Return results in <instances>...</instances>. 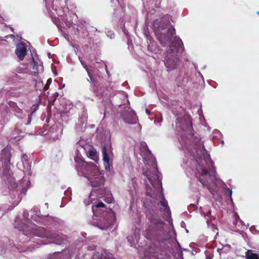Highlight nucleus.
Listing matches in <instances>:
<instances>
[{
    "label": "nucleus",
    "mask_w": 259,
    "mask_h": 259,
    "mask_svg": "<svg viewBox=\"0 0 259 259\" xmlns=\"http://www.w3.org/2000/svg\"><path fill=\"white\" fill-rule=\"evenodd\" d=\"M14 226L15 228L22 231L26 236L33 234L35 236L51 239L54 240V242L57 244H61L66 239L64 235L59 232H53L34 225H31L30 226L27 224L20 221L17 217L15 218Z\"/></svg>",
    "instance_id": "f257e3e1"
},
{
    "label": "nucleus",
    "mask_w": 259,
    "mask_h": 259,
    "mask_svg": "<svg viewBox=\"0 0 259 259\" xmlns=\"http://www.w3.org/2000/svg\"><path fill=\"white\" fill-rule=\"evenodd\" d=\"M153 25L158 29V31L160 36L158 37V38L161 44L169 42L171 40L172 37L176 33L175 29L169 22L161 23L158 20L156 19L153 21Z\"/></svg>",
    "instance_id": "f03ea898"
},
{
    "label": "nucleus",
    "mask_w": 259,
    "mask_h": 259,
    "mask_svg": "<svg viewBox=\"0 0 259 259\" xmlns=\"http://www.w3.org/2000/svg\"><path fill=\"white\" fill-rule=\"evenodd\" d=\"M91 186L93 188L90 194L95 193V190H101L104 185L105 179L103 175L96 168H94L93 171L88 177Z\"/></svg>",
    "instance_id": "7ed1b4c3"
},
{
    "label": "nucleus",
    "mask_w": 259,
    "mask_h": 259,
    "mask_svg": "<svg viewBox=\"0 0 259 259\" xmlns=\"http://www.w3.org/2000/svg\"><path fill=\"white\" fill-rule=\"evenodd\" d=\"M196 168L199 173V181L203 186L206 187L208 189L210 190L211 185L213 184L215 182L214 174L211 175L204 167L199 164L196 166Z\"/></svg>",
    "instance_id": "20e7f679"
},
{
    "label": "nucleus",
    "mask_w": 259,
    "mask_h": 259,
    "mask_svg": "<svg viewBox=\"0 0 259 259\" xmlns=\"http://www.w3.org/2000/svg\"><path fill=\"white\" fill-rule=\"evenodd\" d=\"M144 175L146 176L148 180H149L151 185H149L148 184H146V194L149 195V194H158L160 193V194H163V191L161 186V183L159 182V181H157V188H156V187L154 186V184L152 182V180L151 177V176L149 174V171H147L146 172H144Z\"/></svg>",
    "instance_id": "39448f33"
},
{
    "label": "nucleus",
    "mask_w": 259,
    "mask_h": 259,
    "mask_svg": "<svg viewBox=\"0 0 259 259\" xmlns=\"http://www.w3.org/2000/svg\"><path fill=\"white\" fill-rule=\"evenodd\" d=\"M164 64L167 71H170L177 68L179 65V59L170 52L165 56Z\"/></svg>",
    "instance_id": "423d86ee"
},
{
    "label": "nucleus",
    "mask_w": 259,
    "mask_h": 259,
    "mask_svg": "<svg viewBox=\"0 0 259 259\" xmlns=\"http://www.w3.org/2000/svg\"><path fill=\"white\" fill-rule=\"evenodd\" d=\"M122 118L124 121L128 124H135L138 120V117L134 112H126L122 115Z\"/></svg>",
    "instance_id": "0eeeda50"
},
{
    "label": "nucleus",
    "mask_w": 259,
    "mask_h": 259,
    "mask_svg": "<svg viewBox=\"0 0 259 259\" xmlns=\"http://www.w3.org/2000/svg\"><path fill=\"white\" fill-rule=\"evenodd\" d=\"M8 200L11 204L6 209L7 211L13 210L15 207L17 206L22 200V197L20 195H8Z\"/></svg>",
    "instance_id": "6e6552de"
},
{
    "label": "nucleus",
    "mask_w": 259,
    "mask_h": 259,
    "mask_svg": "<svg viewBox=\"0 0 259 259\" xmlns=\"http://www.w3.org/2000/svg\"><path fill=\"white\" fill-rule=\"evenodd\" d=\"M163 196V195H161L159 201L158 202V205L160 206L159 209L161 211L166 213L168 217H170L171 212L168 205L167 201Z\"/></svg>",
    "instance_id": "1a4fd4ad"
},
{
    "label": "nucleus",
    "mask_w": 259,
    "mask_h": 259,
    "mask_svg": "<svg viewBox=\"0 0 259 259\" xmlns=\"http://www.w3.org/2000/svg\"><path fill=\"white\" fill-rule=\"evenodd\" d=\"M26 48L24 45L22 43L19 44L17 45L15 50V54L20 60H23L26 55Z\"/></svg>",
    "instance_id": "9d476101"
},
{
    "label": "nucleus",
    "mask_w": 259,
    "mask_h": 259,
    "mask_svg": "<svg viewBox=\"0 0 259 259\" xmlns=\"http://www.w3.org/2000/svg\"><path fill=\"white\" fill-rule=\"evenodd\" d=\"M6 181L9 185V187L11 189H15L18 187L17 184L15 182L14 178L10 174L6 175Z\"/></svg>",
    "instance_id": "9b49d317"
},
{
    "label": "nucleus",
    "mask_w": 259,
    "mask_h": 259,
    "mask_svg": "<svg viewBox=\"0 0 259 259\" xmlns=\"http://www.w3.org/2000/svg\"><path fill=\"white\" fill-rule=\"evenodd\" d=\"M112 224L113 222L110 220H107L105 219L103 221H101L100 223H98L96 226H97L99 229L104 230H106L108 228L110 227Z\"/></svg>",
    "instance_id": "f8f14e48"
},
{
    "label": "nucleus",
    "mask_w": 259,
    "mask_h": 259,
    "mask_svg": "<svg viewBox=\"0 0 259 259\" xmlns=\"http://www.w3.org/2000/svg\"><path fill=\"white\" fill-rule=\"evenodd\" d=\"M30 185V182L29 180H27L24 178L21 180L20 186L22 187L21 190V194H24L27 191V189Z\"/></svg>",
    "instance_id": "ddd939ff"
},
{
    "label": "nucleus",
    "mask_w": 259,
    "mask_h": 259,
    "mask_svg": "<svg viewBox=\"0 0 259 259\" xmlns=\"http://www.w3.org/2000/svg\"><path fill=\"white\" fill-rule=\"evenodd\" d=\"M31 219L36 221H38V218H40V212L39 210V208L37 206H34L31 210Z\"/></svg>",
    "instance_id": "4468645a"
},
{
    "label": "nucleus",
    "mask_w": 259,
    "mask_h": 259,
    "mask_svg": "<svg viewBox=\"0 0 259 259\" xmlns=\"http://www.w3.org/2000/svg\"><path fill=\"white\" fill-rule=\"evenodd\" d=\"M175 41L172 43V46H170L169 47V51L171 52H173V50L172 49L174 45L177 46V48L176 49V51H178V49L181 48H183V43L182 40L178 37H175L174 38Z\"/></svg>",
    "instance_id": "2eb2a0df"
},
{
    "label": "nucleus",
    "mask_w": 259,
    "mask_h": 259,
    "mask_svg": "<svg viewBox=\"0 0 259 259\" xmlns=\"http://www.w3.org/2000/svg\"><path fill=\"white\" fill-rule=\"evenodd\" d=\"M245 257L246 259H259V251L254 253L252 250H248L245 253Z\"/></svg>",
    "instance_id": "dca6fc26"
},
{
    "label": "nucleus",
    "mask_w": 259,
    "mask_h": 259,
    "mask_svg": "<svg viewBox=\"0 0 259 259\" xmlns=\"http://www.w3.org/2000/svg\"><path fill=\"white\" fill-rule=\"evenodd\" d=\"M8 105L10 108H12V110L15 112V113L18 114H21L23 112V111L21 109H20L17 105V103L13 101H9L8 103Z\"/></svg>",
    "instance_id": "f3484780"
},
{
    "label": "nucleus",
    "mask_w": 259,
    "mask_h": 259,
    "mask_svg": "<svg viewBox=\"0 0 259 259\" xmlns=\"http://www.w3.org/2000/svg\"><path fill=\"white\" fill-rule=\"evenodd\" d=\"M33 62L34 64L32 69L33 70H35L33 71L34 75L35 76H37L39 71L42 70L43 66L41 65H38L37 62H36L33 58Z\"/></svg>",
    "instance_id": "a211bd4d"
},
{
    "label": "nucleus",
    "mask_w": 259,
    "mask_h": 259,
    "mask_svg": "<svg viewBox=\"0 0 259 259\" xmlns=\"http://www.w3.org/2000/svg\"><path fill=\"white\" fill-rule=\"evenodd\" d=\"M141 150L142 152H145V154L147 155H150L152 154L151 151L149 149L146 143L145 142L142 143L141 146Z\"/></svg>",
    "instance_id": "6ab92c4d"
},
{
    "label": "nucleus",
    "mask_w": 259,
    "mask_h": 259,
    "mask_svg": "<svg viewBox=\"0 0 259 259\" xmlns=\"http://www.w3.org/2000/svg\"><path fill=\"white\" fill-rule=\"evenodd\" d=\"M101 255H102V259H113L112 254L106 250L101 252Z\"/></svg>",
    "instance_id": "aec40b11"
},
{
    "label": "nucleus",
    "mask_w": 259,
    "mask_h": 259,
    "mask_svg": "<svg viewBox=\"0 0 259 259\" xmlns=\"http://www.w3.org/2000/svg\"><path fill=\"white\" fill-rule=\"evenodd\" d=\"M102 153L104 161L108 164L109 161V158L107 152L106 148L105 147H104L102 148Z\"/></svg>",
    "instance_id": "412c9836"
},
{
    "label": "nucleus",
    "mask_w": 259,
    "mask_h": 259,
    "mask_svg": "<svg viewBox=\"0 0 259 259\" xmlns=\"http://www.w3.org/2000/svg\"><path fill=\"white\" fill-rule=\"evenodd\" d=\"M52 21L56 25L59 29H61V21L60 20L55 16H52Z\"/></svg>",
    "instance_id": "4be33fe9"
},
{
    "label": "nucleus",
    "mask_w": 259,
    "mask_h": 259,
    "mask_svg": "<svg viewBox=\"0 0 259 259\" xmlns=\"http://www.w3.org/2000/svg\"><path fill=\"white\" fill-rule=\"evenodd\" d=\"M71 200V197L69 195H66L62 198V204L60 205L61 207L65 206V204L69 202Z\"/></svg>",
    "instance_id": "5701e85b"
},
{
    "label": "nucleus",
    "mask_w": 259,
    "mask_h": 259,
    "mask_svg": "<svg viewBox=\"0 0 259 259\" xmlns=\"http://www.w3.org/2000/svg\"><path fill=\"white\" fill-rule=\"evenodd\" d=\"M196 148L199 149L201 151H203V152L205 151L203 143L200 140H198V144L196 146Z\"/></svg>",
    "instance_id": "b1692460"
},
{
    "label": "nucleus",
    "mask_w": 259,
    "mask_h": 259,
    "mask_svg": "<svg viewBox=\"0 0 259 259\" xmlns=\"http://www.w3.org/2000/svg\"><path fill=\"white\" fill-rule=\"evenodd\" d=\"M22 161L23 163H25L26 164L27 169L30 168V165L28 163L27 156L26 154H23L22 156Z\"/></svg>",
    "instance_id": "393cba45"
},
{
    "label": "nucleus",
    "mask_w": 259,
    "mask_h": 259,
    "mask_svg": "<svg viewBox=\"0 0 259 259\" xmlns=\"http://www.w3.org/2000/svg\"><path fill=\"white\" fill-rule=\"evenodd\" d=\"M131 185L133 187V190L131 189L130 190V193L131 194H137V184L136 183L132 181Z\"/></svg>",
    "instance_id": "a878e982"
},
{
    "label": "nucleus",
    "mask_w": 259,
    "mask_h": 259,
    "mask_svg": "<svg viewBox=\"0 0 259 259\" xmlns=\"http://www.w3.org/2000/svg\"><path fill=\"white\" fill-rule=\"evenodd\" d=\"M92 196L93 195H89L88 198L84 200V203L85 205H88L90 203H92V200H93V198H92Z\"/></svg>",
    "instance_id": "bb28decb"
},
{
    "label": "nucleus",
    "mask_w": 259,
    "mask_h": 259,
    "mask_svg": "<svg viewBox=\"0 0 259 259\" xmlns=\"http://www.w3.org/2000/svg\"><path fill=\"white\" fill-rule=\"evenodd\" d=\"M93 258L94 259H102V255H101V253L100 252H95L93 255Z\"/></svg>",
    "instance_id": "cd10ccee"
},
{
    "label": "nucleus",
    "mask_w": 259,
    "mask_h": 259,
    "mask_svg": "<svg viewBox=\"0 0 259 259\" xmlns=\"http://www.w3.org/2000/svg\"><path fill=\"white\" fill-rule=\"evenodd\" d=\"M88 154L92 159H93L94 157L96 156V151L94 150H90L89 151Z\"/></svg>",
    "instance_id": "c85d7f7f"
},
{
    "label": "nucleus",
    "mask_w": 259,
    "mask_h": 259,
    "mask_svg": "<svg viewBox=\"0 0 259 259\" xmlns=\"http://www.w3.org/2000/svg\"><path fill=\"white\" fill-rule=\"evenodd\" d=\"M108 197H106V201L108 203H111L114 201V198L112 197V195H107Z\"/></svg>",
    "instance_id": "c756f323"
},
{
    "label": "nucleus",
    "mask_w": 259,
    "mask_h": 259,
    "mask_svg": "<svg viewBox=\"0 0 259 259\" xmlns=\"http://www.w3.org/2000/svg\"><path fill=\"white\" fill-rule=\"evenodd\" d=\"M221 183L222 184V185H223V187L224 188H225V189H226L227 192H228L229 194H232V189H230L229 188H227V185L223 182L221 181Z\"/></svg>",
    "instance_id": "7c9ffc66"
},
{
    "label": "nucleus",
    "mask_w": 259,
    "mask_h": 259,
    "mask_svg": "<svg viewBox=\"0 0 259 259\" xmlns=\"http://www.w3.org/2000/svg\"><path fill=\"white\" fill-rule=\"evenodd\" d=\"M7 212L5 208L0 207V219L3 216V215Z\"/></svg>",
    "instance_id": "2f4dec72"
},
{
    "label": "nucleus",
    "mask_w": 259,
    "mask_h": 259,
    "mask_svg": "<svg viewBox=\"0 0 259 259\" xmlns=\"http://www.w3.org/2000/svg\"><path fill=\"white\" fill-rule=\"evenodd\" d=\"M105 204L102 202H98L96 205L95 206L96 208H100V207H104Z\"/></svg>",
    "instance_id": "473e14b6"
},
{
    "label": "nucleus",
    "mask_w": 259,
    "mask_h": 259,
    "mask_svg": "<svg viewBox=\"0 0 259 259\" xmlns=\"http://www.w3.org/2000/svg\"><path fill=\"white\" fill-rule=\"evenodd\" d=\"M39 105V102H38L37 103L33 105L32 107V108L33 109V112H35L37 110V108Z\"/></svg>",
    "instance_id": "72a5a7b5"
},
{
    "label": "nucleus",
    "mask_w": 259,
    "mask_h": 259,
    "mask_svg": "<svg viewBox=\"0 0 259 259\" xmlns=\"http://www.w3.org/2000/svg\"><path fill=\"white\" fill-rule=\"evenodd\" d=\"M39 105V102H38L37 103L33 105L32 107V108L33 109V112H35L37 110V108Z\"/></svg>",
    "instance_id": "f704fd0d"
},
{
    "label": "nucleus",
    "mask_w": 259,
    "mask_h": 259,
    "mask_svg": "<svg viewBox=\"0 0 259 259\" xmlns=\"http://www.w3.org/2000/svg\"><path fill=\"white\" fill-rule=\"evenodd\" d=\"M23 217L25 219H28L29 214L27 210H24L23 211Z\"/></svg>",
    "instance_id": "c9c22d12"
},
{
    "label": "nucleus",
    "mask_w": 259,
    "mask_h": 259,
    "mask_svg": "<svg viewBox=\"0 0 259 259\" xmlns=\"http://www.w3.org/2000/svg\"><path fill=\"white\" fill-rule=\"evenodd\" d=\"M83 67L85 68V70L87 71L88 74L89 75V77H90V79L92 80V75L90 73V72L89 71V69L87 65H83Z\"/></svg>",
    "instance_id": "e433bc0d"
},
{
    "label": "nucleus",
    "mask_w": 259,
    "mask_h": 259,
    "mask_svg": "<svg viewBox=\"0 0 259 259\" xmlns=\"http://www.w3.org/2000/svg\"><path fill=\"white\" fill-rule=\"evenodd\" d=\"M205 254L206 255V256L208 259H211L212 257V255L211 253H209L208 251H205Z\"/></svg>",
    "instance_id": "4c0bfd02"
},
{
    "label": "nucleus",
    "mask_w": 259,
    "mask_h": 259,
    "mask_svg": "<svg viewBox=\"0 0 259 259\" xmlns=\"http://www.w3.org/2000/svg\"><path fill=\"white\" fill-rule=\"evenodd\" d=\"M209 161L210 162V164H211V165L212 166V169L213 170L214 173H215V167L214 166V163H213V162L212 161H211V160L210 159H209Z\"/></svg>",
    "instance_id": "58836bf2"
},
{
    "label": "nucleus",
    "mask_w": 259,
    "mask_h": 259,
    "mask_svg": "<svg viewBox=\"0 0 259 259\" xmlns=\"http://www.w3.org/2000/svg\"><path fill=\"white\" fill-rule=\"evenodd\" d=\"M239 218V216L238 214H236V217H235V221H234L233 222V225L234 226H236L237 225V219Z\"/></svg>",
    "instance_id": "ea45409f"
},
{
    "label": "nucleus",
    "mask_w": 259,
    "mask_h": 259,
    "mask_svg": "<svg viewBox=\"0 0 259 259\" xmlns=\"http://www.w3.org/2000/svg\"><path fill=\"white\" fill-rule=\"evenodd\" d=\"M49 87H50L49 85L46 84L43 88L44 91H47L49 89Z\"/></svg>",
    "instance_id": "a19ab883"
},
{
    "label": "nucleus",
    "mask_w": 259,
    "mask_h": 259,
    "mask_svg": "<svg viewBox=\"0 0 259 259\" xmlns=\"http://www.w3.org/2000/svg\"><path fill=\"white\" fill-rule=\"evenodd\" d=\"M51 82H52V79L51 78H49L47 80V83L46 84L50 86V85L51 84Z\"/></svg>",
    "instance_id": "79ce46f5"
},
{
    "label": "nucleus",
    "mask_w": 259,
    "mask_h": 259,
    "mask_svg": "<svg viewBox=\"0 0 259 259\" xmlns=\"http://www.w3.org/2000/svg\"><path fill=\"white\" fill-rule=\"evenodd\" d=\"M51 82H52V79L51 78H49L47 80V83L46 84L50 86V85L51 84Z\"/></svg>",
    "instance_id": "37998d69"
},
{
    "label": "nucleus",
    "mask_w": 259,
    "mask_h": 259,
    "mask_svg": "<svg viewBox=\"0 0 259 259\" xmlns=\"http://www.w3.org/2000/svg\"><path fill=\"white\" fill-rule=\"evenodd\" d=\"M158 176L157 174H154V179H157V180H158Z\"/></svg>",
    "instance_id": "c03bdc74"
},
{
    "label": "nucleus",
    "mask_w": 259,
    "mask_h": 259,
    "mask_svg": "<svg viewBox=\"0 0 259 259\" xmlns=\"http://www.w3.org/2000/svg\"><path fill=\"white\" fill-rule=\"evenodd\" d=\"M10 162V159H9L8 160V163H5V166H8V165H9V163Z\"/></svg>",
    "instance_id": "a18cd8bd"
},
{
    "label": "nucleus",
    "mask_w": 259,
    "mask_h": 259,
    "mask_svg": "<svg viewBox=\"0 0 259 259\" xmlns=\"http://www.w3.org/2000/svg\"><path fill=\"white\" fill-rule=\"evenodd\" d=\"M92 211L94 213H95V206L94 205H93L92 206Z\"/></svg>",
    "instance_id": "49530a36"
},
{
    "label": "nucleus",
    "mask_w": 259,
    "mask_h": 259,
    "mask_svg": "<svg viewBox=\"0 0 259 259\" xmlns=\"http://www.w3.org/2000/svg\"><path fill=\"white\" fill-rule=\"evenodd\" d=\"M54 96H55V97H57V96H58V93H56L55 94Z\"/></svg>",
    "instance_id": "de8ad7c7"
},
{
    "label": "nucleus",
    "mask_w": 259,
    "mask_h": 259,
    "mask_svg": "<svg viewBox=\"0 0 259 259\" xmlns=\"http://www.w3.org/2000/svg\"><path fill=\"white\" fill-rule=\"evenodd\" d=\"M210 214V211H208L206 215H208V214Z\"/></svg>",
    "instance_id": "09e8293b"
},
{
    "label": "nucleus",
    "mask_w": 259,
    "mask_h": 259,
    "mask_svg": "<svg viewBox=\"0 0 259 259\" xmlns=\"http://www.w3.org/2000/svg\"><path fill=\"white\" fill-rule=\"evenodd\" d=\"M11 30L12 31H14V28H13L11 27Z\"/></svg>",
    "instance_id": "8fccbe9b"
},
{
    "label": "nucleus",
    "mask_w": 259,
    "mask_h": 259,
    "mask_svg": "<svg viewBox=\"0 0 259 259\" xmlns=\"http://www.w3.org/2000/svg\"><path fill=\"white\" fill-rule=\"evenodd\" d=\"M146 112H147L148 114H149V111L147 109H146Z\"/></svg>",
    "instance_id": "3c124183"
},
{
    "label": "nucleus",
    "mask_w": 259,
    "mask_h": 259,
    "mask_svg": "<svg viewBox=\"0 0 259 259\" xmlns=\"http://www.w3.org/2000/svg\"><path fill=\"white\" fill-rule=\"evenodd\" d=\"M156 171H158V169H157V165L156 166Z\"/></svg>",
    "instance_id": "603ef678"
},
{
    "label": "nucleus",
    "mask_w": 259,
    "mask_h": 259,
    "mask_svg": "<svg viewBox=\"0 0 259 259\" xmlns=\"http://www.w3.org/2000/svg\"><path fill=\"white\" fill-rule=\"evenodd\" d=\"M160 223L161 224H164V223L162 221H161Z\"/></svg>",
    "instance_id": "864d4df0"
},
{
    "label": "nucleus",
    "mask_w": 259,
    "mask_h": 259,
    "mask_svg": "<svg viewBox=\"0 0 259 259\" xmlns=\"http://www.w3.org/2000/svg\"><path fill=\"white\" fill-rule=\"evenodd\" d=\"M182 224H184V222H183V221L181 222V226H182Z\"/></svg>",
    "instance_id": "5fc2aeb1"
},
{
    "label": "nucleus",
    "mask_w": 259,
    "mask_h": 259,
    "mask_svg": "<svg viewBox=\"0 0 259 259\" xmlns=\"http://www.w3.org/2000/svg\"><path fill=\"white\" fill-rule=\"evenodd\" d=\"M45 205H47V207H48V203H46Z\"/></svg>",
    "instance_id": "6e6d98bb"
},
{
    "label": "nucleus",
    "mask_w": 259,
    "mask_h": 259,
    "mask_svg": "<svg viewBox=\"0 0 259 259\" xmlns=\"http://www.w3.org/2000/svg\"><path fill=\"white\" fill-rule=\"evenodd\" d=\"M206 222H207V224L208 225V220H207Z\"/></svg>",
    "instance_id": "4d7b16f0"
},
{
    "label": "nucleus",
    "mask_w": 259,
    "mask_h": 259,
    "mask_svg": "<svg viewBox=\"0 0 259 259\" xmlns=\"http://www.w3.org/2000/svg\"><path fill=\"white\" fill-rule=\"evenodd\" d=\"M257 14L259 15V11L257 12Z\"/></svg>",
    "instance_id": "13d9d810"
},
{
    "label": "nucleus",
    "mask_w": 259,
    "mask_h": 259,
    "mask_svg": "<svg viewBox=\"0 0 259 259\" xmlns=\"http://www.w3.org/2000/svg\"><path fill=\"white\" fill-rule=\"evenodd\" d=\"M41 83L42 85H43V82H42V81H41Z\"/></svg>",
    "instance_id": "bf43d9fd"
}]
</instances>
